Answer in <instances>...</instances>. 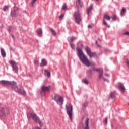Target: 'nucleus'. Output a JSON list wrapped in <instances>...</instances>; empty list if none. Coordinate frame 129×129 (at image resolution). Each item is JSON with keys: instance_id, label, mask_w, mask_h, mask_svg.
I'll list each match as a JSON object with an SVG mask.
<instances>
[{"instance_id": "f257e3e1", "label": "nucleus", "mask_w": 129, "mask_h": 129, "mask_svg": "<svg viewBox=\"0 0 129 129\" xmlns=\"http://www.w3.org/2000/svg\"><path fill=\"white\" fill-rule=\"evenodd\" d=\"M77 51L78 52V56L83 64L85 65V66H87L88 67H89V66L92 65V62H89V60H88L80 48H77Z\"/></svg>"}, {"instance_id": "f03ea898", "label": "nucleus", "mask_w": 129, "mask_h": 129, "mask_svg": "<svg viewBox=\"0 0 129 129\" xmlns=\"http://www.w3.org/2000/svg\"><path fill=\"white\" fill-rule=\"evenodd\" d=\"M32 118V119L36 122V123H38V124H41V121L40 120V118L38 116L36 115V114L34 113H29L27 114V118L30 119V118Z\"/></svg>"}, {"instance_id": "7ed1b4c3", "label": "nucleus", "mask_w": 129, "mask_h": 129, "mask_svg": "<svg viewBox=\"0 0 129 129\" xmlns=\"http://www.w3.org/2000/svg\"><path fill=\"white\" fill-rule=\"evenodd\" d=\"M66 110L67 111V113L68 115H69V118L71 120H72V105L71 103H68L65 106Z\"/></svg>"}, {"instance_id": "20e7f679", "label": "nucleus", "mask_w": 129, "mask_h": 129, "mask_svg": "<svg viewBox=\"0 0 129 129\" xmlns=\"http://www.w3.org/2000/svg\"><path fill=\"white\" fill-rule=\"evenodd\" d=\"M10 114V109L7 107H1L0 108V117H6Z\"/></svg>"}, {"instance_id": "39448f33", "label": "nucleus", "mask_w": 129, "mask_h": 129, "mask_svg": "<svg viewBox=\"0 0 129 129\" xmlns=\"http://www.w3.org/2000/svg\"><path fill=\"white\" fill-rule=\"evenodd\" d=\"M53 100H55L58 105H62L64 101V98L58 94H55Z\"/></svg>"}, {"instance_id": "423d86ee", "label": "nucleus", "mask_w": 129, "mask_h": 129, "mask_svg": "<svg viewBox=\"0 0 129 129\" xmlns=\"http://www.w3.org/2000/svg\"><path fill=\"white\" fill-rule=\"evenodd\" d=\"M74 16L75 18V21L78 25H79L80 24V22H81V17L80 16V14H79L78 12H75L74 14Z\"/></svg>"}, {"instance_id": "0eeeda50", "label": "nucleus", "mask_w": 129, "mask_h": 129, "mask_svg": "<svg viewBox=\"0 0 129 129\" xmlns=\"http://www.w3.org/2000/svg\"><path fill=\"white\" fill-rule=\"evenodd\" d=\"M87 55L90 57L92 58V57H96V53H93L91 52L90 48L88 47H86L85 49Z\"/></svg>"}, {"instance_id": "6e6552de", "label": "nucleus", "mask_w": 129, "mask_h": 129, "mask_svg": "<svg viewBox=\"0 0 129 129\" xmlns=\"http://www.w3.org/2000/svg\"><path fill=\"white\" fill-rule=\"evenodd\" d=\"M9 63L13 68V70L15 73H18V66H17V63L13 60H9Z\"/></svg>"}, {"instance_id": "1a4fd4ad", "label": "nucleus", "mask_w": 129, "mask_h": 129, "mask_svg": "<svg viewBox=\"0 0 129 129\" xmlns=\"http://www.w3.org/2000/svg\"><path fill=\"white\" fill-rule=\"evenodd\" d=\"M13 89H14L15 91H16V92H18L22 95H26V92L25 90H24L23 89L19 88L18 86L14 87Z\"/></svg>"}, {"instance_id": "9d476101", "label": "nucleus", "mask_w": 129, "mask_h": 129, "mask_svg": "<svg viewBox=\"0 0 129 129\" xmlns=\"http://www.w3.org/2000/svg\"><path fill=\"white\" fill-rule=\"evenodd\" d=\"M111 17L108 16L107 14H104L103 17V25L107 26L108 28H109V25H107V23H106V21H110Z\"/></svg>"}, {"instance_id": "9b49d317", "label": "nucleus", "mask_w": 129, "mask_h": 129, "mask_svg": "<svg viewBox=\"0 0 129 129\" xmlns=\"http://www.w3.org/2000/svg\"><path fill=\"white\" fill-rule=\"evenodd\" d=\"M76 3L77 5V10L78 11L81 10V8L83 7V3H82L80 0H76Z\"/></svg>"}, {"instance_id": "f8f14e48", "label": "nucleus", "mask_w": 129, "mask_h": 129, "mask_svg": "<svg viewBox=\"0 0 129 129\" xmlns=\"http://www.w3.org/2000/svg\"><path fill=\"white\" fill-rule=\"evenodd\" d=\"M50 89H51V86H49L47 87L43 86L41 87V90L42 92H44L45 91H49Z\"/></svg>"}, {"instance_id": "ddd939ff", "label": "nucleus", "mask_w": 129, "mask_h": 129, "mask_svg": "<svg viewBox=\"0 0 129 129\" xmlns=\"http://www.w3.org/2000/svg\"><path fill=\"white\" fill-rule=\"evenodd\" d=\"M89 123V119H88V118H86L85 119V124L83 125V128L89 129V127L88 126Z\"/></svg>"}, {"instance_id": "4468645a", "label": "nucleus", "mask_w": 129, "mask_h": 129, "mask_svg": "<svg viewBox=\"0 0 129 129\" xmlns=\"http://www.w3.org/2000/svg\"><path fill=\"white\" fill-rule=\"evenodd\" d=\"M118 88L121 92L123 93L125 92V88H124V85H123V84L121 83L119 84Z\"/></svg>"}, {"instance_id": "2eb2a0df", "label": "nucleus", "mask_w": 129, "mask_h": 129, "mask_svg": "<svg viewBox=\"0 0 129 129\" xmlns=\"http://www.w3.org/2000/svg\"><path fill=\"white\" fill-rule=\"evenodd\" d=\"M0 83H2V85L4 86H10L11 83L8 81L2 80L0 81Z\"/></svg>"}, {"instance_id": "dca6fc26", "label": "nucleus", "mask_w": 129, "mask_h": 129, "mask_svg": "<svg viewBox=\"0 0 129 129\" xmlns=\"http://www.w3.org/2000/svg\"><path fill=\"white\" fill-rule=\"evenodd\" d=\"M44 75L47 76V77H50V76H51V73L50 72V71L48 69L44 70Z\"/></svg>"}, {"instance_id": "f3484780", "label": "nucleus", "mask_w": 129, "mask_h": 129, "mask_svg": "<svg viewBox=\"0 0 129 129\" xmlns=\"http://www.w3.org/2000/svg\"><path fill=\"white\" fill-rule=\"evenodd\" d=\"M116 96V92H115V91L111 92L110 93V97L111 98H115Z\"/></svg>"}, {"instance_id": "a211bd4d", "label": "nucleus", "mask_w": 129, "mask_h": 129, "mask_svg": "<svg viewBox=\"0 0 129 129\" xmlns=\"http://www.w3.org/2000/svg\"><path fill=\"white\" fill-rule=\"evenodd\" d=\"M40 66L41 67L47 66V61H46V60H45V59H42L41 62Z\"/></svg>"}, {"instance_id": "6ab92c4d", "label": "nucleus", "mask_w": 129, "mask_h": 129, "mask_svg": "<svg viewBox=\"0 0 129 129\" xmlns=\"http://www.w3.org/2000/svg\"><path fill=\"white\" fill-rule=\"evenodd\" d=\"M102 76H103V70L102 69L100 70V71L99 72V79H100V78H102Z\"/></svg>"}, {"instance_id": "aec40b11", "label": "nucleus", "mask_w": 129, "mask_h": 129, "mask_svg": "<svg viewBox=\"0 0 129 129\" xmlns=\"http://www.w3.org/2000/svg\"><path fill=\"white\" fill-rule=\"evenodd\" d=\"M1 53L2 57H6V51H5V50H4V49L3 48L1 49Z\"/></svg>"}, {"instance_id": "412c9836", "label": "nucleus", "mask_w": 129, "mask_h": 129, "mask_svg": "<svg viewBox=\"0 0 129 129\" xmlns=\"http://www.w3.org/2000/svg\"><path fill=\"white\" fill-rule=\"evenodd\" d=\"M91 10H92V5H91L87 10V15H89L90 12H91Z\"/></svg>"}, {"instance_id": "4be33fe9", "label": "nucleus", "mask_w": 129, "mask_h": 129, "mask_svg": "<svg viewBox=\"0 0 129 129\" xmlns=\"http://www.w3.org/2000/svg\"><path fill=\"white\" fill-rule=\"evenodd\" d=\"M11 15L12 16V17H18V14L16 13V11H11Z\"/></svg>"}, {"instance_id": "5701e85b", "label": "nucleus", "mask_w": 129, "mask_h": 129, "mask_svg": "<svg viewBox=\"0 0 129 129\" xmlns=\"http://www.w3.org/2000/svg\"><path fill=\"white\" fill-rule=\"evenodd\" d=\"M37 33L38 35H42L43 31H42V28H38L37 30Z\"/></svg>"}, {"instance_id": "b1692460", "label": "nucleus", "mask_w": 129, "mask_h": 129, "mask_svg": "<svg viewBox=\"0 0 129 129\" xmlns=\"http://www.w3.org/2000/svg\"><path fill=\"white\" fill-rule=\"evenodd\" d=\"M50 32L53 36H56L57 35V32L52 28L50 29Z\"/></svg>"}, {"instance_id": "393cba45", "label": "nucleus", "mask_w": 129, "mask_h": 129, "mask_svg": "<svg viewBox=\"0 0 129 129\" xmlns=\"http://www.w3.org/2000/svg\"><path fill=\"white\" fill-rule=\"evenodd\" d=\"M10 85L13 86H12L13 88L15 87V86H16V85H17V83H16L15 82H14V81L10 82Z\"/></svg>"}, {"instance_id": "a878e982", "label": "nucleus", "mask_w": 129, "mask_h": 129, "mask_svg": "<svg viewBox=\"0 0 129 129\" xmlns=\"http://www.w3.org/2000/svg\"><path fill=\"white\" fill-rule=\"evenodd\" d=\"M125 11H126V9L125 8H122V10L121 11V16H122V15H124V14H125Z\"/></svg>"}, {"instance_id": "bb28decb", "label": "nucleus", "mask_w": 129, "mask_h": 129, "mask_svg": "<svg viewBox=\"0 0 129 129\" xmlns=\"http://www.w3.org/2000/svg\"><path fill=\"white\" fill-rule=\"evenodd\" d=\"M74 40H76V37H73L70 38V40H69L70 43H72V42H73V41H74Z\"/></svg>"}, {"instance_id": "cd10ccee", "label": "nucleus", "mask_w": 129, "mask_h": 129, "mask_svg": "<svg viewBox=\"0 0 129 129\" xmlns=\"http://www.w3.org/2000/svg\"><path fill=\"white\" fill-rule=\"evenodd\" d=\"M36 2H37V0H32V2L31 3V6L33 7Z\"/></svg>"}, {"instance_id": "c85d7f7f", "label": "nucleus", "mask_w": 129, "mask_h": 129, "mask_svg": "<svg viewBox=\"0 0 129 129\" xmlns=\"http://www.w3.org/2000/svg\"><path fill=\"white\" fill-rule=\"evenodd\" d=\"M82 81L85 84H88V81H87V80L84 79L82 80Z\"/></svg>"}, {"instance_id": "c756f323", "label": "nucleus", "mask_w": 129, "mask_h": 129, "mask_svg": "<svg viewBox=\"0 0 129 129\" xmlns=\"http://www.w3.org/2000/svg\"><path fill=\"white\" fill-rule=\"evenodd\" d=\"M111 18H112V20L113 21H115L116 20V15H113L112 17H111Z\"/></svg>"}, {"instance_id": "7c9ffc66", "label": "nucleus", "mask_w": 129, "mask_h": 129, "mask_svg": "<svg viewBox=\"0 0 129 129\" xmlns=\"http://www.w3.org/2000/svg\"><path fill=\"white\" fill-rule=\"evenodd\" d=\"M8 9H9V7L8 6H5L3 7V11H6Z\"/></svg>"}, {"instance_id": "2f4dec72", "label": "nucleus", "mask_w": 129, "mask_h": 129, "mask_svg": "<svg viewBox=\"0 0 129 129\" xmlns=\"http://www.w3.org/2000/svg\"><path fill=\"white\" fill-rule=\"evenodd\" d=\"M70 46L72 48V49H73V50H74V47H75V45H74V44L71 43Z\"/></svg>"}, {"instance_id": "473e14b6", "label": "nucleus", "mask_w": 129, "mask_h": 129, "mask_svg": "<svg viewBox=\"0 0 129 129\" xmlns=\"http://www.w3.org/2000/svg\"><path fill=\"white\" fill-rule=\"evenodd\" d=\"M67 8V6L66 5V4H64L62 6V10H66V9Z\"/></svg>"}, {"instance_id": "72a5a7b5", "label": "nucleus", "mask_w": 129, "mask_h": 129, "mask_svg": "<svg viewBox=\"0 0 129 129\" xmlns=\"http://www.w3.org/2000/svg\"><path fill=\"white\" fill-rule=\"evenodd\" d=\"M102 70V69H93L94 71H98L99 72V71H100Z\"/></svg>"}, {"instance_id": "f704fd0d", "label": "nucleus", "mask_w": 129, "mask_h": 129, "mask_svg": "<svg viewBox=\"0 0 129 129\" xmlns=\"http://www.w3.org/2000/svg\"><path fill=\"white\" fill-rule=\"evenodd\" d=\"M34 64H35V65H39V61H38V60H35V61H34Z\"/></svg>"}, {"instance_id": "c9c22d12", "label": "nucleus", "mask_w": 129, "mask_h": 129, "mask_svg": "<svg viewBox=\"0 0 129 129\" xmlns=\"http://www.w3.org/2000/svg\"><path fill=\"white\" fill-rule=\"evenodd\" d=\"M12 26L9 27L8 29V32H12Z\"/></svg>"}, {"instance_id": "e433bc0d", "label": "nucleus", "mask_w": 129, "mask_h": 129, "mask_svg": "<svg viewBox=\"0 0 129 129\" xmlns=\"http://www.w3.org/2000/svg\"><path fill=\"white\" fill-rule=\"evenodd\" d=\"M104 122L106 124L107 123V118H105L104 120Z\"/></svg>"}, {"instance_id": "4c0bfd02", "label": "nucleus", "mask_w": 129, "mask_h": 129, "mask_svg": "<svg viewBox=\"0 0 129 129\" xmlns=\"http://www.w3.org/2000/svg\"><path fill=\"white\" fill-rule=\"evenodd\" d=\"M14 11L16 12V11H18V8H17V7H16V6H15L14 7Z\"/></svg>"}, {"instance_id": "58836bf2", "label": "nucleus", "mask_w": 129, "mask_h": 129, "mask_svg": "<svg viewBox=\"0 0 129 129\" xmlns=\"http://www.w3.org/2000/svg\"><path fill=\"white\" fill-rule=\"evenodd\" d=\"M124 35H127L129 36V32L128 31L125 32V33H124Z\"/></svg>"}, {"instance_id": "ea45409f", "label": "nucleus", "mask_w": 129, "mask_h": 129, "mask_svg": "<svg viewBox=\"0 0 129 129\" xmlns=\"http://www.w3.org/2000/svg\"><path fill=\"white\" fill-rule=\"evenodd\" d=\"M64 17V15L61 14L60 16H59V19H62Z\"/></svg>"}, {"instance_id": "a19ab883", "label": "nucleus", "mask_w": 129, "mask_h": 129, "mask_svg": "<svg viewBox=\"0 0 129 129\" xmlns=\"http://www.w3.org/2000/svg\"><path fill=\"white\" fill-rule=\"evenodd\" d=\"M103 78V80H104V81H107V82L108 81V80L107 79H105L104 78Z\"/></svg>"}, {"instance_id": "79ce46f5", "label": "nucleus", "mask_w": 129, "mask_h": 129, "mask_svg": "<svg viewBox=\"0 0 129 129\" xmlns=\"http://www.w3.org/2000/svg\"><path fill=\"white\" fill-rule=\"evenodd\" d=\"M105 76H106V77H109V74H108L105 73Z\"/></svg>"}, {"instance_id": "37998d69", "label": "nucleus", "mask_w": 129, "mask_h": 129, "mask_svg": "<svg viewBox=\"0 0 129 129\" xmlns=\"http://www.w3.org/2000/svg\"><path fill=\"white\" fill-rule=\"evenodd\" d=\"M88 27L89 28H92V26L91 25H89L88 26Z\"/></svg>"}, {"instance_id": "c03bdc74", "label": "nucleus", "mask_w": 129, "mask_h": 129, "mask_svg": "<svg viewBox=\"0 0 129 129\" xmlns=\"http://www.w3.org/2000/svg\"><path fill=\"white\" fill-rule=\"evenodd\" d=\"M83 107H86V104H83Z\"/></svg>"}, {"instance_id": "a18cd8bd", "label": "nucleus", "mask_w": 129, "mask_h": 129, "mask_svg": "<svg viewBox=\"0 0 129 129\" xmlns=\"http://www.w3.org/2000/svg\"><path fill=\"white\" fill-rule=\"evenodd\" d=\"M96 44H97V41H95Z\"/></svg>"}, {"instance_id": "49530a36", "label": "nucleus", "mask_w": 129, "mask_h": 129, "mask_svg": "<svg viewBox=\"0 0 129 129\" xmlns=\"http://www.w3.org/2000/svg\"><path fill=\"white\" fill-rule=\"evenodd\" d=\"M97 2L98 1V0H96Z\"/></svg>"}, {"instance_id": "de8ad7c7", "label": "nucleus", "mask_w": 129, "mask_h": 129, "mask_svg": "<svg viewBox=\"0 0 129 129\" xmlns=\"http://www.w3.org/2000/svg\"><path fill=\"white\" fill-rule=\"evenodd\" d=\"M128 105H129V104H128Z\"/></svg>"}]
</instances>
